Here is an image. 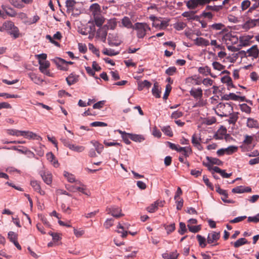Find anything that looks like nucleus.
Instances as JSON below:
<instances>
[{
    "label": "nucleus",
    "mask_w": 259,
    "mask_h": 259,
    "mask_svg": "<svg viewBox=\"0 0 259 259\" xmlns=\"http://www.w3.org/2000/svg\"><path fill=\"white\" fill-rule=\"evenodd\" d=\"M217 108L221 112L220 117H227L233 111V107L230 103H220L217 105Z\"/></svg>",
    "instance_id": "f257e3e1"
},
{
    "label": "nucleus",
    "mask_w": 259,
    "mask_h": 259,
    "mask_svg": "<svg viewBox=\"0 0 259 259\" xmlns=\"http://www.w3.org/2000/svg\"><path fill=\"white\" fill-rule=\"evenodd\" d=\"M147 28L150 29V28L146 23L137 22L135 23L133 29L137 31V37L139 38H142L146 34Z\"/></svg>",
    "instance_id": "f03ea898"
},
{
    "label": "nucleus",
    "mask_w": 259,
    "mask_h": 259,
    "mask_svg": "<svg viewBox=\"0 0 259 259\" xmlns=\"http://www.w3.org/2000/svg\"><path fill=\"white\" fill-rule=\"evenodd\" d=\"M106 211H107L108 214H110L113 217L116 218H119L124 215V214L121 213V209L119 207L116 206L107 207L106 208Z\"/></svg>",
    "instance_id": "7ed1b4c3"
},
{
    "label": "nucleus",
    "mask_w": 259,
    "mask_h": 259,
    "mask_svg": "<svg viewBox=\"0 0 259 259\" xmlns=\"http://www.w3.org/2000/svg\"><path fill=\"white\" fill-rule=\"evenodd\" d=\"M108 29V25H104L97 30V35L101 38H104V40H106Z\"/></svg>",
    "instance_id": "20e7f679"
},
{
    "label": "nucleus",
    "mask_w": 259,
    "mask_h": 259,
    "mask_svg": "<svg viewBox=\"0 0 259 259\" xmlns=\"http://www.w3.org/2000/svg\"><path fill=\"white\" fill-rule=\"evenodd\" d=\"M39 173L45 183L48 185L51 184L52 182L51 174L44 170L40 171Z\"/></svg>",
    "instance_id": "39448f33"
},
{
    "label": "nucleus",
    "mask_w": 259,
    "mask_h": 259,
    "mask_svg": "<svg viewBox=\"0 0 259 259\" xmlns=\"http://www.w3.org/2000/svg\"><path fill=\"white\" fill-rule=\"evenodd\" d=\"M220 237V232H212L209 233L207 237V242L208 244H211L218 241Z\"/></svg>",
    "instance_id": "423d86ee"
},
{
    "label": "nucleus",
    "mask_w": 259,
    "mask_h": 259,
    "mask_svg": "<svg viewBox=\"0 0 259 259\" xmlns=\"http://www.w3.org/2000/svg\"><path fill=\"white\" fill-rule=\"evenodd\" d=\"M79 76L74 73H71L66 78V80L69 85H71L76 83L78 81Z\"/></svg>",
    "instance_id": "0eeeda50"
},
{
    "label": "nucleus",
    "mask_w": 259,
    "mask_h": 259,
    "mask_svg": "<svg viewBox=\"0 0 259 259\" xmlns=\"http://www.w3.org/2000/svg\"><path fill=\"white\" fill-rule=\"evenodd\" d=\"M90 10L94 16L99 15L101 12L100 6L97 3H94L91 5Z\"/></svg>",
    "instance_id": "6e6552de"
},
{
    "label": "nucleus",
    "mask_w": 259,
    "mask_h": 259,
    "mask_svg": "<svg viewBox=\"0 0 259 259\" xmlns=\"http://www.w3.org/2000/svg\"><path fill=\"white\" fill-rule=\"evenodd\" d=\"M248 53V56H252L254 58H257L259 54V50L256 45L252 46L246 51Z\"/></svg>",
    "instance_id": "1a4fd4ad"
},
{
    "label": "nucleus",
    "mask_w": 259,
    "mask_h": 259,
    "mask_svg": "<svg viewBox=\"0 0 259 259\" xmlns=\"http://www.w3.org/2000/svg\"><path fill=\"white\" fill-rule=\"evenodd\" d=\"M196 12V11L185 12L182 14V16L184 17L188 18L189 19L195 20L197 21H199L200 16L194 15Z\"/></svg>",
    "instance_id": "9d476101"
},
{
    "label": "nucleus",
    "mask_w": 259,
    "mask_h": 259,
    "mask_svg": "<svg viewBox=\"0 0 259 259\" xmlns=\"http://www.w3.org/2000/svg\"><path fill=\"white\" fill-rule=\"evenodd\" d=\"M198 72L202 74L205 75H207L209 74L212 77L215 78L216 77L215 75H213L211 73L210 68L208 66H205V67H200L198 68Z\"/></svg>",
    "instance_id": "9b49d317"
},
{
    "label": "nucleus",
    "mask_w": 259,
    "mask_h": 259,
    "mask_svg": "<svg viewBox=\"0 0 259 259\" xmlns=\"http://www.w3.org/2000/svg\"><path fill=\"white\" fill-rule=\"evenodd\" d=\"M39 64V69L42 73H45V70L50 67V63L49 61H38Z\"/></svg>",
    "instance_id": "f8f14e48"
},
{
    "label": "nucleus",
    "mask_w": 259,
    "mask_h": 259,
    "mask_svg": "<svg viewBox=\"0 0 259 259\" xmlns=\"http://www.w3.org/2000/svg\"><path fill=\"white\" fill-rule=\"evenodd\" d=\"M213 171L214 172H216L217 173L220 174L222 177H223V178H229L232 175V173H230V174L226 173L225 171V170L221 169L220 168H219L218 166L213 167Z\"/></svg>",
    "instance_id": "ddd939ff"
},
{
    "label": "nucleus",
    "mask_w": 259,
    "mask_h": 259,
    "mask_svg": "<svg viewBox=\"0 0 259 259\" xmlns=\"http://www.w3.org/2000/svg\"><path fill=\"white\" fill-rule=\"evenodd\" d=\"M47 159L53 163V165L57 167L59 166V163L56 159L55 155L52 152H49L46 155Z\"/></svg>",
    "instance_id": "4468645a"
},
{
    "label": "nucleus",
    "mask_w": 259,
    "mask_h": 259,
    "mask_svg": "<svg viewBox=\"0 0 259 259\" xmlns=\"http://www.w3.org/2000/svg\"><path fill=\"white\" fill-rule=\"evenodd\" d=\"M248 243H249V242L244 238H239L235 242H231V244L233 245V246L235 248H238L240 246H241L244 244H248Z\"/></svg>",
    "instance_id": "2eb2a0df"
},
{
    "label": "nucleus",
    "mask_w": 259,
    "mask_h": 259,
    "mask_svg": "<svg viewBox=\"0 0 259 259\" xmlns=\"http://www.w3.org/2000/svg\"><path fill=\"white\" fill-rule=\"evenodd\" d=\"M223 5H207L205 7V11L209 12H218L223 9Z\"/></svg>",
    "instance_id": "dca6fc26"
},
{
    "label": "nucleus",
    "mask_w": 259,
    "mask_h": 259,
    "mask_svg": "<svg viewBox=\"0 0 259 259\" xmlns=\"http://www.w3.org/2000/svg\"><path fill=\"white\" fill-rule=\"evenodd\" d=\"M2 8L5 11L6 15L11 17H15L16 15V13L12 8L5 5H2Z\"/></svg>",
    "instance_id": "f3484780"
},
{
    "label": "nucleus",
    "mask_w": 259,
    "mask_h": 259,
    "mask_svg": "<svg viewBox=\"0 0 259 259\" xmlns=\"http://www.w3.org/2000/svg\"><path fill=\"white\" fill-rule=\"evenodd\" d=\"M28 76L31 80L33 81L34 83L39 84L43 81L39 77H38L35 73L33 72H30L28 74Z\"/></svg>",
    "instance_id": "a211bd4d"
},
{
    "label": "nucleus",
    "mask_w": 259,
    "mask_h": 259,
    "mask_svg": "<svg viewBox=\"0 0 259 259\" xmlns=\"http://www.w3.org/2000/svg\"><path fill=\"white\" fill-rule=\"evenodd\" d=\"M238 112L233 113V112L230 114H228V116L230 115L229 119L227 120L229 123V124H235L238 119Z\"/></svg>",
    "instance_id": "6ab92c4d"
},
{
    "label": "nucleus",
    "mask_w": 259,
    "mask_h": 259,
    "mask_svg": "<svg viewBox=\"0 0 259 259\" xmlns=\"http://www.w3.org/2000/svg\"><path fill=\"white\" fill-rule=\"evenodd\" d=\"M151 85L152 83L150 81L147 80H145L143 81L139 82L138 83V89L139 91H141L144 88L149 89L150 88Z\"/></svg>",
    "instance_id": "aec40b11"
},
{
    "label": "nucleus",
    "mask_w": 259,
    "mask_h": 259,
    "mask_svg": "<svg viewBox=\"0 0 259 259\" xmlns=\"http://www.w3.org/2000/svg\"><path fill=\"white\" fill-rule=\"evenodd\" d=\"M52 61L54 63L57 64L58 65H60V66L62 63H65V64L67 66L68 64L72 65L74 63L72 61H67L65 60L64 59H62L60 57H56L55 58H54V59L52 60Z\"/></svg>",
    "instance_id": "412c9836"
},
{
    "label": "nucleus",
    "mask_w": 259,
    "mask_h": 259,
    "mask_svg": "<svg viewBox=\"0 0 259 259\" xmlns=\"http://www.w3.org/2000/svg\"><path fill=\"white\" fill-rule=\"evenodd\" d=\"M190 95L195 98H201L202 96V90L201 88L191 90L190 91Z\"/></svg>",
    "instance_id": "4be33fe9"
},
{
    "label": "nucleus",
    "mask_w": 259,
    "mask_h": 259,
    "mask_svg": "<svg viewBox=\"0 0 259 259\" xmlns=\"http://www.w3.org/2000/svg\"><path fill=\"white\" fill-rule=\"evenodd\" d=\"M122 25L127 28H134L135 25L134 26L130 20V18L127 17H124L122 19Z\"/></svg>",
    "instance_id": "5701e85b"
},
{
    "label": "nucleus",
    "mask_w": 259,
    "mask_h": 259,
    "mask_svg": "<svg viewBox=\"0 0 259 259\" xmlns=\"http://www.w3.org/2000/svg\"><path fill=\"white\" fill-rule=\"evenodd\" d=\"M206 159L211 164H216L218 165H222L223 162L218 158H213L209 156H206Z\"/></svg>",
    "instance_id": "b1692460"
},
{
    "label": "nucleus",
    "mask_w": 259,
    "mask_h": 259,
    "mask_svg": "<svg viewBox=\"0 0 259 259\" xmlns=\"http://www.w3.org/2000/svg\"><path fill=\"white\" fill-rule=\"evenodd\" d=\"M195 44L197 46H207L209 45V42L208 40L204 38L197 37L195 39Z\"/></svg>",
    "instance_id": "393cba45"
},
{
    "label": "nucleus",
    "mask_w": 259,
    "mask_h": 259,
    "mask_svg": "<svg viewBox=\"0 0 259 259\" xmlns=\"http://www.w3.org/2000/svg\"><path fill=\"white\" fill-rule=\"evenodd\" d=\"M247 126L249 128H258V123L257 120L251 118H248L247 121Z\"/></svg>",
    "instance_id": "a878e982"
},
{
    "label": "nucleus",
    "mask_w": 259,
    "mask_h": 259,
    "mask_svg": "<svg viewBox=\"0 0 259 259\" xmlns=\"http://www.w3.org/2000/svg\"><path fill=\"white\" fill-rule=\"evenodd\" d=\"M153 95L157 98L160 97L161 91L158 89V84L157 82L154 83L153 87L152 89Z\"/></svg>",
    "instance_id": "bb28decb"
},
{
    "label": "nucleus",
    "mask_w": 259,
    "mask_h": 259,
    "mask_svg": "<svg viewBox=\"0 0 259 259\" xmlns=\"http://www.w3.org/2000/svg\"><path fill=\"white\" fill-rule=\"evenodd\" d=\"M221 81L223 83H226L229 87L235 88V85L232 83L231 78L228 75L224 76L221 78Z\"/></svg>",
    "instance_id": "cd10ccee"
},
{
    "label": "nucleus",
    "mask_w": 259,
    "mask_h": 259,
    "mask_svg": "<svg viewBox=\"0 0 259 259\" xmlns=\"http://www.w3.org/2000/svg\"><path fill=\"white\" fill-rule=\"evenodd\" d=\"M253 37V35H247L245 37V39L243 37H240L239 41L241 43L240 46L246 47L249 45V41Z\"/></svg>",
    "instance_id": "c85d7f7f"
},
{
    "label": "nucleus",
    "mask_w": 259,
    "mask_h": 259,
    "mask_svg": "<svg viewBox=\"0 0 259 259\" xmlns=\"http://www.w3.org/2000/svg\"><path fill=\"white\" fill-rule=\"evenodd\" d=\"M131 140L136 142H141L145 140V138L141 135L131 134Z\"/></svg>",
    "instance_id": "c756f323"
},
{
    "label": "nucleus",
    "mask_w": 259,
    "mask_h": 259,
    "mask_svg": "<svg viewBox=\"0 0 259 259\" xmlns=\"http://www.w3.org/2000/svg\"><path fill=\"white\" fill-rule=\"evenodd\" d=\"M94 22L95 25L98 27H102V24L104 22V19L103 17L99 15L94 16Z\"/></svg>",
    "instance_id": "7c9ffc66"
},
{
    "label": "nucleus",
    "mask_w": 259,
    "mask_h": 259,
    "mask_svg": "<svg viewBox=\"0 0 259 259\" xmlns=\"http://www.w3.org/2000/svg\"><path fill=\"white\" fill-rule=\"evenodd\" d=\"M159 206V201L157 200L154 202V203H152L150 205V206L147 207L146 208V210L150 213H153L156 211V210L158 208Z\"/></svg>",
    "instance_id": "2f4dec72"
},
{
    "label": "nucleus",
    "mask_w": 259,
    "mask_h": 259,
    "mask_svg": "<svg viewBox=\"0 0 259 259\" xmlns=\"http://www.w3.org/2000/svg\"><path fill=\"white\" fill-rule=\"evenodd\" d=\"M200 141H201V138H199L198 139H197L196 137L195 134H194L192 136V143L195 147H196L199 150H201V149L200 148V147H201L200 143Z\"/></svg>",
    "instance_id": "473e14b6"
},
{
    "label": "nucleus",
    "mask_w": 259,
    "mask_h": 259,
    "mask_svg": "<svg viewBox=\"0 0 259 259\" xmlns=\"http://www.w3.org/2000/svg\"><path fill=\"white\" fill-rule=\"evenodd\" d=\"M91 143L93 144L98 153L100 154L102 152L104 149V146L102 144L99 143L98 142H94L93 141H92Z\"/></svg>",
    "instance_id": "72a5a7b5"
},
{
    "label": "nucleus",
    "mask_w": 259,
    "mask_h": 259,
    "mask_svg": "<svg viewBox=\"0 0 259 259\" xmlns=\"http://www.w3.org/2000/svg\"><path fill=\"white\" fill-rule=\"evenodd\" d=\"M69 148L70 150L77 152H81L85 149V147L82 146H78L72 144L70 145V147Z\"/></svg>",
    "instance_id": "f704fd0d"
},
{
    "label": "nucleus",
    "mask_w": 259,
    "mask_h": 259,
    "mask_svg": "<svg viewBox=\"0 0 259 259\" xmlns=\"http://www.w3.org/2000/svg\"><path fill=\"white\" fill-rule=\"evenodd\" d=\"M21 136H23L26 138L37 139V138H36L37 137L36 134L29 131H23L22 134H21Z\"/></svg>",
    "instance_id": "c9c22d12"
},
{
    "label": "nucleus",
    "mask_w": 259,
    "mask_h": 259,
    "mask_svg": "<svg viewBox=\"0 0 259 259\" xmlns=\"http://www.w3.org/2000/svg\"><path fill=\"white\" fill-rule=\"evenodd\" d=\"M196 238L198 241L200 246L204 248L206 246V239L200 235H197Z\"/></svg>",
    "instance_id": "e433bc0d"
},
{
    "label": "nucleus",
    "mask_w": 259,
    "mask_h": 259,
    "mask_svg": "<svg viewBox=\"0 0 259 259\" xmlns=\"http://www.w3.org/2000/svg\"><path fill=\"white\" fill-rule=\"evenodd\" d=\"M103 53L106 55H108L109 56H113L117 55L119 54L118 52H115L114 50L110 49H108L107 48L104 49Z\"/></svg>",
    "instance_id": "4c0bfd02"
},
{
    "label": "nucleus",
    "mask_w": 259,
    "mask_h": 259,
    "mask_svg": "<svg viewBox=\"0 0 259 259\" xmlns=\"http://www.w3.org/2000/svg\"><path fill=\"white\" fill-rule=\"evenodd\" d=\"M164 227L165 229L166 230L167 234H169L170 233L174 231L176 229L175 223H172L170 225L164 224Z\"/></svg>",
    "instance_id": "58836bf2"
},
{
    "label": "nucleus",
    "mask_w": 259,
    "mask_h": 259,
    "mask_svg": "<svg viewBox=\"0 0 259 259\" xmlns=\"http://www.w3.org/2000/svg\"><path fill=\"white\" fill-rule=\"evenodd\" d=\"M161 130L166 136L170 137L173 136V133L169 126H163L161 128Z\"/></svg>",
    "instance_id": "ea45409f"
},
{
    "label": "nucleus",
    "mask_w": 259,
    "mask_h": 259,
    "mask_svg": "<svg viewBox=\"0 0 259 259\" xmlns=\"http://www.w3.org/2000/svg\"><path fill=\"white\" fill-rule=\"evenodd\" d=\"M66 7L68 11H72L73 8L76 4L75 0H67L66 1Z\"/></svg>",
    "instance_id": "a19ab883"
},
{
    "label": "nucleus",
    "mask_w": 259,
    "mask_h": 259,
    "mask_svg": "<svg viewBox=\"0 0 259 259\" xmlns=\"http://www.w3.org/2000/svg\"><path fill=\"white\" fill-rule=\"evenodd\" d=\"M222 127L223 128L222 131L220 133V135H219L218 133H216L214 135L213 138L215 140H222L223 138V136L225 135V134L227 133V130L226 127H224L223 126H222Z\"/></svg>",
    "instance_id": "79ce46f5"
},
{
    "label": "nucleus",
    "mask_w": 259,
    "mask_h": 259,
    "mask_svg": "<svg viewBox=\"0 0 259 259\" xmlns=\"http://www.w3.org/2000/svg\"><path fill=\"white\" fill-rule=\"evenodd\" d=\"M187 227L190 232L194 233L198 232L201 229L200 225L191 226L190 225H188Z\"/></svg>",
    "instance_id": "37998d69"
},
{
    "label": "nucleus",
    "mask_w": 259,
    "mask_h": 259,
    "mask_svg": "<svg viewBox=\"0 0 259 259\" xmlns=\"http://www.w3.org/2000/svg\"><path fill=\"white\" fill-rule=\"evenodd\" d=\"M22 131H19L17 130L11 129L8 130L7 133L8 134L12 136H21V134H22Z\"/></svg>",
    "instance_id": "c03bdc74"
},
{
    "label": "nucleus",
    "mask_w": 259,
    "mask_h": 259,
    "mask_svg": "<svg viewBox=\"0 0 259 259\" xmlns=\"http://www.w3.org/2000/svg\"><path fill=\"white\" fill-rule=\"evenodd\" d=\"M180 228L178 230V232L181 235H184L187 232V229L186 227V225L183 222H180L179 224Z\"/></svg>",
    "instance_id": "a18cd8bd"
},
{
    "label": "nucleus",
    "mask_w": 259,
    "mask_h": 259,
    "mask_svg": "<svg viewBox=\"0 0 259 259\" xmlns=\"http://www.w3.org/2000/svg\"><path fill=\"white\" fill-rule=\"evenodd\" d=\"M238 149V147L235 146H230L225 148L226 153L228 155H231L235 152Z\"/></svg>",
    "instance_id": "49530a36"
},
{
    "label": "nucleus",
    "mask_w": 259,
    "mask_h": 259,
    "mask_svg": "<svg viewBox=\"0 0 259 259\" xmlns=\"http://www.w3.org/2000/svg\"><path fill=\"white\" fill-rule=\"evenodd\" d=\"M213 68L215 70H218L219 71L225 69V66L222 64H221L220 63L218 62H213L212 64Z\"/></svg>",
    "instance_id": "de8ad7c7"
},
{
    "label": "nucleus",
    "mask_w": 259,
    "mask_h": 259,
    "mask_svg": "<svg viewBox=\"0 0 259 259\" xmlns=\"http://www.w3.org/2000/svg\"><path fill=\"white\" fill-rule=\"evenodd\" d=\"M112 36H113V34L109 33L107 39L109 45L110 46H118L120 45V43H117L115 42V41H113Z\"/></svg>",
    "instance_id": "09e8293b"
},
{
    "label": "nucleus",
    "mask_w": 259,
    "mask_h": 259,
    "mask_svg": "<svg viewBox=\"0 0 259 259\" xmlns=\"http://www.w3.org/2000/svg\"><path fill=\"white\" fill-rule=\"evenodd\" d=\"M8 238L10 239V241L12 242H14L17 241V235L13 231H10L8 234Z\"/></svg>",
    "instance_id": "8fccbe9b"
},
{
    "label": "nucleus",
    "mask_w": 259,
    "mask_h": 259,
    "mask_svg": "<svg viewBox=\"0 0 259 259\" xmlns=\"http://www.w3.org/2000/svg\"><path fill=\"white\" fill-rule=\"evenodd\" d=\"M216 191L220 195L228 197V194L226 190L222 189L219 185H215Z\"/></svg>",
    "instance_id": "3c124183"
},
{
    "label": "nucleus",
    "mask_w": 259,
    "mask_h": 259,
    "mask_svg": "<svg viewBox=\"0 0 259 259\" xmlns=\"http://www.w3.org/2000/svg\"><path fill=\"white\" fill-rule=\"evenodd\" d=\"M240 109L242 112L246 113H249L251 112V108L248 106L246 104L243 103L240 105Z\"/></svg>",
    "instance_id": "603ef678"
},
{
    "label": "nucleus",
    "mask_w": 259,
    "mask_h": 259,
    "mask_svg": "<svg viewBox=\"0 0 259 259\" xmlns=\"http://www.w3.org/2000/svg\"><path fill=\"white\" fill-rule=\"evenodd\" d=\"M9 1L11 5L17 8L21 9L24 7V5L22 4L19 3V0H9Z\"/></svg>",
    "instance_id": "864d4df0"
},
{
    "label": "nucleus",
    "mask_w": 259,
    "mask_h": 259,
    "mask_svg": "<svg viewBox=\"0 0 259 259\" xmlns=\"http://www.w3.org/2000/svg\"><path fill=\"white\" fill-rule=\"evenodd\" d=\"M89 49L90 50L92 51V52L94 54H95L98 57H100V52L99 50L96 48L93 44H89Z\"/></svg>",
    "instance_id": "5fc2aeb1"
},
{
    "label": "nucleus",
    "mask_w": 259,
    "mask_h": 259,
    "mask_svg": "<svg viewBox=\"0 0 259 259\" xmlns=\"http://www.w3.org/2000/svg\"><path fill=\"white\" fill-rule=\"evenodd\" d=\"M0 97H5L6 98H19L20 96L18 95L15 94H10L6 93H0Z\"/></svg>",
    "instance_id": "6e6d98bb"
},
{
    "label": "nucleus",
    "mask_w": 259,
    "mask_h": 259,
    "mask_svg": "<svg viewBox=\"0 0 259 259\" xmlns=\"http://www.w3.org/2000/svg\"><path fill=\"white\" fill-rule=\"evenodd\" d=\"M252 140H253V136L246 135L245 136V139L243 141V143L244 145H248L252 143Z\"/></svg>",
    "instance_id": "4d7b16f0"
},
{
    "label": "nucleus",
    "mask_w": 259,
    "mask_h": 259,
    "mask_svg": "<svg viewBox=\"0 0 259 259\" xmlns=\"http://www.w3.org/2000/svg\"><path fill=\"white\" fill-rule=\"evenodd\" d=\"M237 96V95L233 93H230L229 94H226L221 97V100H229L230 99H231L232 100L236 101V100H235L234 99V98H233L234 96Z\"/></svg>",
    "instance_id": "13d9d810"
},
{
    "label": "nucleus",
    "mask_w": 259,
    "mask_h": 259,
    "mask_svg": "<svg viewBox=\"0 0 259 259\" xmlns=\"http://www.w3.org/2000/svg\"><path fill=\"white\" fill-rule=\"evenodd\" d=\"M200 17H203L204 18H207L208 19H212L213 15L212 14L211 12H206L205 10L202 13V14L200 15Z\"/></svg>",
    "instance_id": "bf43d9fd"
},
{
    "label": "nucleus",
    "mask_w": 259,
    "mask_h": 259,
    "mask_svg": "<svg viewBox=\"0 0 259 259\" xmlns=\"http://www.w3.org/2000/svg\"><path fill=\"white\" fill-rule=\"evenodd\" d=\"M209 27L212 28L213 29L219 30L222 29V28L224 27H225V25L221 23H219L213 24L209 26Z\"/></svg>",
    "instance_id": "052dcab7"
},
{
    "label": "nucleus",
    "mask_w": 259,
    "mask_h": 259,
    "mask_svg": "<svg viewBox=\"0 0 259 259\" xmlns=\"http://www.w3.org/2000/svg\"><path fill=\"white\" fill-rule=\"evenodd\" d=\"M171 90V87L170 86V85L169 84H166V87H165V93H164L163 97V98L164 99H167L168 96H169V94Z\"/></svg>",
    "instance_id": "680f3d73"
},
{
    "label": "nucleus",
    "mask_w": 259,
    "mask_h": 259,
    "mask_svg": "<svg viewBox=\"0 0 259 259\" xmlns=\"http://www.w3.org/2000/svg\"><path fill=\"white\" fill-rule=\"evenodd\" d=\"M10 34L12 35L14 38H17L19 36V29L17 27H15L13 28Z\"/></svg>",
    "instance_id": "e2e57ef3"
},
{
    "label": "nucleus",
    "mask_w": 259,
    "mask_h": 259,
    "mask_svg": "<svg viewBox=\"0 0 259 259\" xmlns=\"http://www.w3.org/2000/svg\"><path fill=\"white\" fill-rule=\"evenodd\" d=\"M183 115V113L182 111H176L172 113L171 117L174 119H177L182 117Z\"/></svg>",
    "instance_id": "0e129e2a"
},
{
    "label": "nucleus",
    "mask_w": 259,
    "mask_h": 259,
    "mask_svg": "<svg viewBox=\"0 0 259 259\" xmlns=\"http://www.w3.org/2000/svg\"><path fill=\"white\" fill-rule=\"evenodd\" d=\"M176 71L177 69L175 67H170L166 70L165 73L169 76H171L174 74Z\"/></svg>",
    "instance_id": "69168bd1"
},
{
    "label": "nucleus",
    "mask_w": 259,
    "mask_h": 259,
    "mask_svg": "<svg viewBox=\"0 0 259 259\" xmlns=\"http://www.w3.org/2000/svg\"><path fill=\"white\" fill-rule=\"evenodd\" d=\"M114 220L112 218L108 219L104 223V226L105 228L108 229L113 225Z\"/></svg>",
    "instance_id": "338daca9"
},
{
    "label": "nucleus",
    "mask_w": 259,
    "mask_h": 259,
    "mask_svg": "<svg viewBox=\"0 0 259 259\" xmlns=\"http://www.w3.org/2000/svg\"><path fill=\"white\" fill-rule=\"evenodd\" d=\"M247 221L248 222H253L255 223L259 222V213L254 217H248Z\"/></svg>",
    "instance_id": "774afa93"
}]
</instances>
